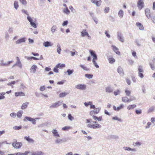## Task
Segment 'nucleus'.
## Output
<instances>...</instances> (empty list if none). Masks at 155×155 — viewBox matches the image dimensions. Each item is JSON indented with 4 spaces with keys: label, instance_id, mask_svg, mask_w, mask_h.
<instances>
[{
    "label": "nucleus",
    "instance_id": "obj_30",
    "mask_svg": "<svg viewBox=\"0 0 155 155\" xmlns=\"http://www.w3.org/2000/svg\"><path fill=\"white\" fill-rule=\"evenodd\" d=\"M138 72L144 73V71L143 70V67L141 65L138 66Z\"/></svg>",
    "mask_w": 155,
    "mask_h": 155
},
{
    "label": "nucleus",
    "instance_id": "obj_22",
    "mask_svg": "<svg viewBox=\"0 0 155 155\" xmlns=\"http://www.w3.org/2000/svg\"><path fill=\"white\" fill-rule=\"evenodd\" d=\"M106 92L108 93H111L113 91V89L110 86H108L105 88Z\"/></svg>",
    "mask_w": 155,
    "mask_h": 155
},
{
    "label": "nucleus",
    "instance_id": "obj_56",
    "mask_svg": "<svg viewBox=\"0 0 155 155\" xmlns=\"http://www.w3.org/2000/svg\"><path fill=\"white\" fill-rule=\"evenodd\" d=\"M143 73L138 72V76L140 77L141 78H143L144 77V75L143 74Z\"/></svg>",
    "mask_w": 155,
    "mask_h": 155
},
{
    "label": "nucleus",
    "instance_id": "obj_24",
    "mask_svg": "<svg viewBox=\"0 0 155 155\" xmlns=\"http://www.w3.org/2000/svg\"><path fill=\"white\" fill-rule=\"evenodd\" d=\"M38 67L37 66L34 64L33 65L31 68L30 70L31 72H32L33 73H35L36 71V69Z\"/></svg>",
    "mask_w": 155,
    "mask_h": 155
},
{
    "label": "nucleus",
    "instance_id": "obj_19",
    "mask_svg": "<svg viewBox=\"0 0 155 155\" xmlns=\"http://www.w3.org/2000/svg\"><path fill=\"white\" fill-rule=\"evenodd\" d=\"M111 47L113 48V50L117 54L119 55L120 54V52L118 51V49L114 45H112Z\"/></svg>",
    "mask_w": 155,
    "mask_h": 155
},
{
    "label": "nucleus",
    "instance_id": "obj_41",
    "mask_svg": "<svg viewBox=\"0 0 155 155\" xmlns=\"http://www.w3.org/2000/svg\"><path fill=\"white\" fill-rule=\"evenodd\" d=\"M14 8L16 10H17L19 7L18 5V2L17 1H15L14 3Z\"/></svg>",
    "mask_w": 155,
    "mask_h": 155
},
{
    "label": "nucleus",
    "instance_id": "obj_34",
    "mask_svg": "<svg viewBox=\"0 0 155 155\" xmlns=\"http://www.w3.org/2000/svg\"><path fill=\"white\" fill-rule=\"evenodd\" d=\"M63 12L66 15H68L70 13V11L68 9V7H66L65 8H64L63 10Z\"/></svg>",
    "mask_w": 155,
    "mask_h": 155
},
{
    "label": "nucleus",
    "instance_id": "obj_9",
    "mask_svg": "<svg viewBox=\"0 0 155 155\" xmlns=\"http://www.w3.org/2000/svg\"><path fill=\"white\" fill-rule=\"evenodd\" d=\"M28 20L30 22L31 25L34 28H36L37 25L33 21V19L30 16H28L27 17Z\"/></svg>",
    "mask_w": 155,
    "mask_h": 155
},
{
    "label": "nucleus",
    "instance_id": "obj_21",
    "mask_svg": "<svg viewBox=\"0 0 155 155\" xmlns=\"http://www.w3.org/2000/svg\"><path fill=\"white\" fill-rule=\"evenodd\" d=\"M25 38H22L21 39H18L16 41V44H19L25 42Z\"/></svg>",
    "mask_w": 155,
    "mask_h": 155
},
{
    "label": "nucleus",
    "instance_id": "obj_45",
    "mask_svg": "<svg viewBox=\"0 0 155 155\" xmlns=\"http://www.w3.org/2000/svg\"><path fill=\"white\" fill-rule=\"evenodd\" d=\"M125 93H126V95L128 96H129L131 94V91L130 90L126 89L125 90Z\"/></svg>",
    "mask_w": 155,
    "mask_h": 155
},
{
    "label": "nucleus",
    "instance_id": "obj_37",
    "mask_svg": "<svg viewBox=\"0 0 155 155\" xmlns=\"http://www.w3.org/2000/svg\"><path fill=\"white\" fill-rule=\"evenodd\" d=\"M44 153L42 151H38L31 153V155H42Z\"/></svg>",
    "mask_w": 155,
    "mask_h": 155
},
{
    "label": "nucleus",
    "instance_id": "obj_4",
    "mask_svg": "<svg viewBox=\"0 0 155 155\" xmlns=\"http://www.w3.org/2000/svg\"><path fill=\"white\" fill-rule=\"evenodd\" d=\"M12 145L15 148L20 149L22 146V143L21 142H17V141H16L15 142L12 143Z\"/></svg>",
    "mask_w": 155,
    "mask_h": 155
},
{
    "label": "nucleus",
    "instance_id": "obj_16",
    "mask_svg": "<svg viewBox=\"0 0 155 155\" xmlns=\"http://www.w3.org/2000/svg\"><path fill=\"white\" fill-rule=\"evenodd\" d=\"M17 61L16 63V64L18 67L20 68H21L22 67V65L21 63V61L19 58L18 57H16Z\"/></svg>",
    "mask_w": 155,
    "mask_h": 155
},
{
    "label": "nucleus",
    "instance_id": "obj_39",
    "mask_svg": "<svg viewBox=\"0 0 155 155\" xmlns=\"http://www.w3.org/2000/svg\"><path fill=\"white\" fill-rule=\"evenodd\" d=\"M142 143L138 141L136 142L135 143H133V145L134 147H139L141 145Z\"/></svg>",
    "mask_w": 155,
    "mask_h": 155
},
{
    "label": "nucleus",
    "instance_id": "obj_27",
    "mask_svg": "<svg viewBox=\"0 0 155 155\" xmlns=\"http://www.w3.org/2000/svg\"><path fill=\"white\" fill-rule=\"evenodd\" d=\"M124 14V12L123 10H120L118 12V15L119 17L120 18H122L123 17Z\"/></svg>",
    "mask_w": 155,
    "mask_h": 155
},
{
    "label": "nucleus",
    "instance_id": "obj_53",
    "mask_svg": "<svg viewBox=\"0 0 155 155\" xmlns=\"http://www.w3.org/2000/svg\"><path fill=\"white\" fill-rule=\"evenodd\" d=\"M92 104L91 101H89L88 102H85L84 103V104L86 107H88L89 105H90Z\"/></svg>",
    "mask_w": 155,
    "mask_h": 155
},
{
    "label": "nucleus",
    "instance_id": "obj_25",
    "mask_svg": "<svg viewBox=\"0 0 155 155\" xmlns=\"http://www.w3.org/2000/svg\"><path fill=\"white\" fill-rule=\"evenodd\" d=\"M69 94V91L64 92L61 93L59 94V97H63L66 96L67 95Z\"/></svg>",
    "mask_w": 155,
    "mask_h": 155
},
{
    "label": "nucleus",
    "instance_id": "obj_2",
    "mask_svg": "<svg viewBox=\"0 0 155 155\" xmlns=\"http://www.w3.org/2000/svg\"><path fill=\"white\" fill-rule=\"evenodd\" d=\"M13 62V61H6L5 59L2 58L0 60V66L1 67H8Z\"/></svg>",
    "mask_w": 155,
    "mask_h": 155
},
{
    "label": "nucleus",
    "instance_id": "obj_51",
    "mask_svg": "<svg viewBox=\"0 0 155 155\" xmlns=\"http://www.w3.org/2000/svg\"><path fill=\"white\" fill-rule=\"evenodd\" d=\"M120 91L119 90H117L116 91H115L114 92V95L115 96H117L120 94Z\"/></svg>",
    "mask_w": 155,
    "mask_h": 155
},
{
    "label": "nucleus",
    "instance_id": "obj_14",
    "mask_svg": "<svg viewBox=\"0 0 155 155\" xmlns=\"http://www.w3.org/2000/svg\"><path fill=\"white\" fill-rule=\"evenodd\" d=\"M53 45V43L51 42L48 41H45L43 43V45L45 47H48L52 46Z\"/></svg>",
    "mask_w": 155,
    "mask_h": 155
},
{
    "label": "nucleus",
    "instance_id": "obj_40",
    "mask_svg": "<svg viewBox=\"0 0 155 155\" xmlns=\"http://www.w3.org/2000/svg\"><path fill=\"white\" fill-rule=\"evenodd\" d=\"M136 107L135 104L129 105L127 107V109L128 110H131L134 109Z\"/></svg>",
    "mask_w": 155,
    "mask_h": 155
},
{
    "label": "nucleus",
    "instance_id": "obj_35",
    "mask_svg": "<svg viewBox=\"0 0 155 155\" xmlns=\"http://www.w3.org/2000/svg\"><path fill=\"white\" fill-rule=\"evenodd\" d=\"M23 113V111L22 110H20L17 113L16 115H17L18 118H20L22 116Z\"/></svg>",
    "mask_w": 155,
    "mask_h": 155
},
{
    "label": "nucleus",
    "instance_id": "obj_61",
    "mask_svg": "<svg viewBox=\"0 0 155 155\" xmlns=\"http://www.w3.org/2000/svg\"><path fill=\"white\" fill-rule=\"evenodd\" d=\"M123 149L126 150L128 151H131V148L129 147H123Z\"/></svg>",
    "mask_w": 155,
    "mask_h": 155
},
{
    "label": "nucleus",
    "instance_id": "obj_44",
    "mask_svg": "<svg viewBox=\"0 0 155 155\" xmlns=\"http://www.w3.org/2000/svg\"><path fill=\"white\" fill-rule=\"evenodd\" d=\"M109 62L110 64H113L115 62V60L113 58H110L108 59Z\"/></svg>",
    "mask_w": 155,
    "mask_h": 155
},
{
    "label": "nucleus",
    "instance_id": "obj_23",
    "mask_svg": "<svg viewBox=\"0 0 155 155\" xmlns=\"http://www.w3.org/2000/svg\"><path fill=\"white\" fill-rule=\"evenodd\" d=\"M136 25L138 27L139 30H143L144 29V28L143 25L140 22H137L136 23Z\"/></svg>",
    "mask_w": 155,
    "mask_h": 155
},
{
    "label": "nucleus",
    "instance_id": "obj_49",
    "mask_svg": "<svg viewBox=\"0 0 155 155\" xmlns=\"http://www.w3.org/2000/svg\"><path fill=\"white\" fill-rule=\"evenodd\" d=\"M71 128L70 126H65L62 128V130L64 131L68 130Z\"/></svg>",
    "mask_w": 155,
    "mask_h": 155
},
{
    "label": "nucleus",
    "instance_id": "obj_6",
    "mask_svg": "<svg viewBox=\"0 0 155 155\" xmlns=\"http://www.w3.org/2000/svg\"><path fill=\"white\" fill-rule=\"evenodd\" d=\"M27 120L28 121L31 122L32 124H36V121L35 119L33 118L30 117L26 116L25 117V118L23 119V120L24 121L26 122L27 121Z\"/></svg>",
    "mask_w": 155,
    "mask_h": 155
},
{
    "label": "nucleus",
    "instance_id": "obj_8",
    "mask_svg": "<svg viewBox=\"0 0 155 155\" xmlns=\"http://www.w3.org/2000/svg\"><path fill=\"white\" fill-rule=\"evenodd\" d=\"M144 6L143 0H139L137 3V6L140 10H141Z\"/></svg>",
    "mask_w": 155,
    "mask_h": 155
},
{
    "label": "nucleus",
    "instance_id": "obj_55",
    "mask_svg": "<svg viewBox=\"0 0 155 155\" xmlns=\"http://www.w3.org/2000/svg\"><path fill=\"white\" fill-rule=\"evenodd\" d=\"M151 125V123L150 122H148L147 124V126L145 127L146 129H148L150 127V126Z\"/></svg>",
    "mask_w": 155,
    "mask_h": 155
},
{
    "label": "nucleus",
    "instance_id": "obj_48",
    "mask_svg": "<svg viewBox=\"0 0 155 155\" xmlns=\"http://www.w3.org/2000/svg\"><path fill=\"white\" fill-rule=\"evenodd\" d=\"M74 71L73 70L69 69L67 70V72L68 73V75H70L73 73Z\"/></svg>",
    "mask_w": 155,
    "mask_h": 155
},
{
    "label": "nucleus",
    "instance_id": "obj_60",
    "mask_svg": "<svg viewBox=\"0 0 155 155\" xmlns=\"http://www.w3.org/2000/svg\"><path fill=\"white\" fill-rule=\"evenodd\" d=\"M65 80H64L60 81H58L57 82V84L58 85L63 84L65 82Z\"/></svg>",
    "mask_w": 155,
    "mask_h": 155
},
{
    "label": "nucleus",
    "instance_id": "obj_57",
    "mask_svg": "<svg viewBox=\"0 0 155 155\" xmlns=\"http://www.w3.org/2000/svg\"><path fill=\"white\" fill-rule=\"evenodd\" d=\"M112 119L114 120H117L120 122H122V120L120 118H118L117 117H114L112 118Z\"/></svg>",
    "mask_w": 155,
    "mask_h": 155
},
{
    "label": "nucleus",
    "instance_id": "obj_58",
    "mask_svg": "<svg viewBox=\"0 0 155 155\" xmlns=\"http://www.w3.org/2000/svg\"><path fill=\"white\" fill-rule=\"evenodd\" d=\"M5 38L6 39H8L9 38V35L8 33L7 32H5Z\"/></svg>",
    "mask_w": 155,
    "mask_h": 155
},
{
    "label": "nucleus",
    "instance_id": "obj_32",
    "mask_svg": "<svg viewBox=\"0 0 155 155\" xmlns=\"http://www.w3.org/2000/svg\"><path fill=\"white\" fill-rule=\"evenodd\" d=\"M60 63L58 64L54 68L53 71L56 73H58V68H60Z\"/></svg>",
    "mask_w": 155,
    "mask_h": 155
},
{
    "label": "nucleus",
    "instance_id": "obj_7",
    "mask_svg": "<svg viewBox=\"0 0 155 155\" xmlns=\"http://www.w3.org/2000/svg\"><path fill=\"white\" fill-rule=\"evenodd\" d=\"M117 38L121 42H124V37L123 35L120 32H118L117 33Z\"/></svg>",
    "mask_w": 155,
    "mask_h": 155
},
{
    "label": "nucleus",
    "instance_id": "obj_15",
    "mask_svg": "<svg viewBox=\"0 0 155 155\" xmlns=\"http://www.w3.org/2000/svg\"><path fill=\"white\" fill-rule=\"evenodd\" d=\"M145 13L146 16L149 19L151 17L150 10L148 8H146L145 10Z\"/></svg>",
    "mask_w": 155,
    "mask_h": 155
},
{
    "label": "nucleus",
    "instance_id": "obj_31",
    "mask_svg": "<svg viewBox=\"0 0 155 155\" xmlns=\"http://www.w3.org/2000/svg\"><path fill=\"white\" fill-rule=\"evenodd\" d=\"M30 152L28 151H25L24 153H21L20 152L17 153H15L16 155H27L28 153Z\"/></svg>",
    "mask_w": 155,
    "mask_h": 155
},
{
    "label": "nucleus",
    "instance_id": "obj_11",
    "mask_svg": "<svg viewBox=\"0 0 155 155\" xmlns=\"http://www.w3.org/2000/svg\"><path fill=\"white\" fill-rule=\"evenodd\" d=\"M89 52L91 55L93 57V60H97V58L96 54H95V52L93 51L90 50H89Z\"/></svg>",
    "mask_w": 155,
    "mask_h": 155
},
{
    "label": "nucleus",
    "instance_id": "obj_33",
    "mask_svg": "<svg viewBox=\"0 0 155 155\" xmlns=\"http://www.w3.org/2000/svg\"><path fill=\"white\" fill-rule=\"evenodd\" d=\"M87 33L88 32L86 31V29L83 30L81 32V35L82 37L86 36V35H87Z\"/></svg>",
    "mask_w": 155,
    "mask_h": 155
},
{
    "label": "nucleus",
    "instance_id": "obj_43",
    "mask_svg": "<svg viewBox=\"0 0 155 155\" xmlns=\"http://www.w3.org/2000/svg\"><path fill=\"white\" fill-rule=\"evenodd\" d=\"M57 27L55 25H53L51 28V31L54 33L57 30Z\"/></svg>",
    "mask_w": 155,
    "mask_h": 155
},
{
    "label": "nucleus",
    "instance_id": "obj_12",
    "mask_svg": "<svg viewBox=\"0 0 155 155\" xmlns=\"http://www.w3.org/2000/svg\"><path fill=\"white\" fill-rule=\"evenodd\" d=\"M117 72L119 74L120 76H123L124 73L123 68L120 66H119L117 69Z\"/></svg>",
    "mask_w": 155,
    "mask_h": 155
},
{
    "label": "nucleus",
    "instance_id": "obj_36",
    "mask_svg": "<svg viewBox=\"0 0 155 155\" xmlns=\"http://www.w3.org/2000/svg\"><path fill=\"white\" fill-rule=\"evenodd\" d=\"M63 141L62 139L57 138L55 140V143L57 144H61L63 143Z\"/></svg>",
    "mask_w": 155,
    "mask_h": 155
},
{
    "label": "nucleus",
    "instance_id": "obj_59",
    "mask_svg": "<svg viewBox=\"0 0 155 155\" xmlns=\"http://www.w3.org/2000/svg\"><path fill=\"white\" fill-rule=\"evenodd\" d=\"M149 65L150 66L151 69L153 70H154L155 69V67L154 65L153 64H152L151 63H150Z\"/></svg>",
    "mask_w": 155,
    "mask_h": 155
},
{
    "label": "nucleus",
    "instance_id": "obj_64",
    "mask_svg": "<svg viewBox=\"0 0 155 155\" xmlns=\"http://www.w3.org/2000/svg\"><path fill=\"white\" fill-rule=\"evenodd\" d=\"M109 10V8L108 7H106L104 10V12L105 13H108Z\"/></svg>",
    "mask_w": 155,
    "mask_h": 155
},
{
    "label": "nucleus",
    "instance_id": "obj_28",
    "mask_svg": "<svg viewBox=\"0 0 155 155\" xmlns=\"http://www.w3.org/2000/svg\"><path fill=\"white\" fill-rule=\"evenodd\" d=\"M29 104V103L28 102H26L25 103H24L22 104V106H21V109L22 110H24L26 108L28 107V106Z\"/></svg>",
    "mask_w": 155,
    "mask_h": 155
},
{
    "label": "nucleus",
    "instance_id": "obj_54",
    "mask_svg": "<svg viewBox=\"0 0 155 155\" xmlns=\"http://www.w3.org/2000/svg\"><path fill=\"white\" fill-rule=\"evenodd\" d=\"M92 62L94 64V65L97 68H98L99 67V66L97 64L95 60H93Z\"/></svg>",
    "mask_w": 155,
    "mask_h": 155
},
{
    "label": "nucleus",
    "instance_id": "obj_46",
    "mask_svg": "<svg viewBox=\"0 0 155 155\" xmlns=\"http://www.w3.org/2000/svg\"><path fill=\"white\" fill-rule=\"evenodd\" d=\"M85 76L88 79H90L93 78V75L91 74H85Z\"/></svg>",
    "mask_w": 155,
    "mask_h": 155
},
{
    "label": "nucleus",
    "instance_id": "obj_20",
    "mask_svg": "<svg viewBox=\"0 0 155 155\" xmlns=\"http://www.w3.org/2000/svg\"><path fill=\"white\" fill-rule=\"evenodd\" d=\"M24 139L29 143H33L34 142V140L32 138L29 137V136H25L24 137Z\"/></svg>",
    "mask_w": 155,
    "mask_h": 155
},
{
    "label": "nucleus",
    "instance_id": "obj_5",
    "mask_svg": "<svg viewBox=\"0 0 155 155\" xmlns=\"http://www.w3.org/2000/svg\"><path fill=\"white\" fill-rule=\"evenodd\" d=\"M62 103V101H58L51 105L50 106V108L51 109L56 108L60 106L61 104Z\"/></svg>",
    "mask_w": 155,
    "mask_h": 155
},
{
    "label": "nucleus",
    "instance_id": "obj_47",
    "mask_svg": "<svg viewBox=\"0 0 155 155\" xmlns=\"http://www.w3.org/2000/svg\"><path fill=\"white\" fill-rule=\"evenodd\" d=\"M80 66L81 68L84 70L86 71H88L89 70V69L87 68L86 67L84 66L83 65L81 64Z\"/></svg>",
    "mask_w": 155,
    "mask_h": 155
},
{
    "label": "nucleus",
    "instance_id": "obj_62",
    "mask_svg": "<svg viewBox=\"0 0 155 155\" xmlns=\"http://www.w3.org/2000/svg\"><path fill=\"white\" fill-rule=\"evenodd\" d=\"M68 119L71 121L72 120L74 119V117H72L71 114H69L68 115Z\"/></svg>",
    "mask_w": 155,
    "mask_h": 155
},
{
    "label": "nucleus",
    "instance_id": "obj_17",
    "mask_svg": "<svg viewBox=\"0 0 155 155\" xmlns=\"http://www.w3.org/2000/svg\"><path fill=\"white\" fill-rule=\"evenodd\" d=\"M124 107V106L123 104H121L119 107H116L114 105L113 106V108L114 110L118 111L122 109Z\"/></svg>",
    "mask_w": 155,
    "mask_h": 155
},
{
    "label": "nucleus",
    "instance_id": "obj_13",
    "mask_svg": "<svg viewBox=\"0 0 155 155\" xmlns=\"http://www.w3.org/2000/svg\"><path fill=\"white\" fill-rule=\"evenodd\" d=\"M91 2L96 5L97 6H100L101 5V0H91Z\"/></svg>",
    "mask_w": 155,
    "mask_h": 155
},
{
    "label": "nucleus",
    "instance_id": "obj_63",
    "mask_svg": "<svg viewBox=\"0 0 155 155\" xmlns=\"http://www.w3.org/2000/svg\"><path fill=\"white\" fill-rule=\"evenodd\" d=\"M150 121L154 125H155V117H152L151 118Z\"/></svg>",
    "mask_w": 155,
    "mask_h": 155
},
{
    "label": "nucleus",
    "instance_id": "obj_38",
    "mask_svg": "<svg viewBox=\"0 0 155 155\" xmlns=\"http://www.w3.org/2000/svg\"><path fill=\"white\" fill-rule=\"evenodd\" d=\"M6 94L5 92H1L0 93V100L4 99L5 98V96L4 95Z\"/></svg>",
    "mask_w": 155,
    "mask_h": 155
},
{
    "label": "nucleus",
    "instance_id": "obj_3",
    "mask_svg": "<svg viewBox=\"0 0 155 155\" xmlns=\"http://www.w3.org/2000/svg\"><path fill=\"white\" fill-rule=\"evenodd\" d=\"M87 86L84 84H78L75 86V88L80 90H85L86 89Z\"/></svg>",
    "mask_w": 155,
    "mask_h": 155
},
{
    "label": "nucleus",
    "instance_id": "obj_52",
    "mask_svg": "<svg viewBox=\"0 0 155 155\" xmlns=\"http://www.w3.org/2000/svg\"><path fill=\"white\" fill-rule=\"evenodd\" d=\"M22 128L21 126H15L13 127V129L15 130H19Z\"/></svg>",
    "mask_w": 155,
    "mask_h": 155
},
{
    "label": "nucleus",
    "instance_id": "obj_50",
    "mask_svg": "<svg viewBox=\"0 0 155 155\" xmlns=\"http://www.w3.org/2000/svg\"><path fill=\"white\" fill-rule=\"evenodd\" d=\"M155 109V107L154 106H152L150 107L148 110V112H151L154 111Z\"/></svg>",
    "mask_w": 155,
    "mask_h": 155
},
{
    "label": "nucleus",
    "instance_id": "obj_42",
    "mask_svg": "<svg viewBox=\"0 0 155 155\" xmlns=\"http://www.w3.org/2000/svg\"><path fill=\"white\" fill-rule=\"evenodd\" d=\"M57 47H58L57 49V52L58 54H60L61 53V48L60 45H59V44H58L57 45Z\"/></svg>",
    "mask_w": 155,
    "mask_h": 155
},
{
    "label": "nucleus",
    "instance_id": "obj_10",
    "mask_svg": "<svg viewBox=\"0 0 155 155\" xmlns=\"http://www.w3.org/2000/svg\"><path fill=\"white\" fill-rule=\"evenodd\" d=\"M100 110V109L99 108H96L94 110H91L90 113V114L91 116H92L95 114H97Z\"/></svg>",
    "mask_w": 155,
    "mask_h": 155
},
{
    "label": "nucleus",
    "instance_id": "obj_18",
    "mask_svg": "<svg viewBox=\"0 0 155 155\" xmlns=\"http://www.w3.org/2000/svg\"><path fill=\"white\" fill-rule=\"evenodd\" d=\"M51 132L54 136L56 137H60V135L58 134V132L56 130L53 129L52 130Z\"/></svg>",
    "mask_w": 155,
    "mask_h": 155
},
{
    "label": "nucleus",
    "instance_id": "obj_29",
    "mask_svg": "<svg viewBox=\"0 0 155 155\" xmlns=\"http://www.w3.org/2000/svg\"><path fill=\"white\" fill-rule=\"evenodd\" d=\"M122 101L123 102L125 103L130 102L129 99L126 96L123 97H122Z\"/></svg>",
    "mask_w": 155,
    "mask_h": 155
},
{
    "label": "nucleus",
    "instance_id": "obj_26",
    "mask_svg": "<svg viewBox=\"0 0 155 155\" xmlns=\"http://www.w3.org/2000/svg\"><path fill=\"white\" fill-rule=\"evenodd\" d=\"M24 96H25L24 93L22 92H16L15 93V96L16 97Z\"/></svg>",
    "mask_w": 155,
    "mask_h": 155
},
{
    "label": "nucleus",
    "instance_id": "obj_1",
    "mask_svg": "<svg viewBox=\"0 0 155 155\" xmlns=\"http://www.w3.org/2000/svg\"><path fill=\"white\" fill-rule=\"evenodd\" d=\"M86 120V123L87 124V127L89 128L93 129H100L102 127L97 121H92L91 119H87Z\"/></svg>",
    "mask_w": 155,
    "mask_h": 155
}]
</instances>
